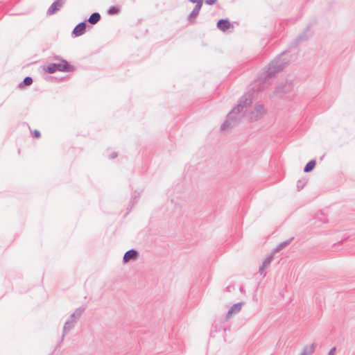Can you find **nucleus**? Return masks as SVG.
Segmentation results:
<instances>
[{
  "label": "nucleus",
  "instance_id": "14",
  "mask_svg": "<svg viewBox=\"0 0 355 355\" xmlns=\"http://www.w3.org/2000/svg\"><path fill=\"white\" fill-rule=\"evenodd\" d=\"M315 162L313 160L310 161L306 165V166L304 168V172L309 173V172L311 171L315 168Z\"/></svg>",
  "mask_w": 355,
  "mask_h": 355
},
{
  "label": "nucleus",
  "instance_id": "13",
  "mask_svg": "<svg viewBox=\"0 0 355 355\" xmlns=\"http://www.w3.org/2000/svg\"><path fill=\"white\" fill-rule=\"evenodd\" d=\"M192 3H196V8L193 12V16L195 17L200 10L202 5V0H189Z\"/></svg>",
  "mask_w": 355,
  "mask_h": 355
},
{
  "label": "nucleus",
  "instance_id": "16",
  "mask_svg": "<svg viewBox=\"0 0 355 355\" xmlns=\"http://www.w3.org/2000/svg\"><path fill=\"white\" fill-rule=\"evenodd\" d=\"M33 83V79L31 77H26L24 80L23 85L26 86L31 85Z\"/></svg>",
  "mask_w": 355,
  "mask_h": 355
},
{
  "label": "nucleus",
  "instance_id": "15",
  "mask_svg": "<svg viewBox=\"0 0 355 355\" xmlns=\"http://www.w3.org/2000/svg\"><path fill=\"white\" fill-rule=\"evenodd\" d=\"M45 71L47 72V73H53L55 72L56 70V65L55 64H51L49 66H47L45 69H44Z\"/></svg>",
  "mask_w": 355,
  "mask_h": 355
},
{
  "label": "nucleus",
  "instance_id": "4",
  "mask_svg": "<svg viewBox=\"0 0 355 355\" xmlns=\"http://www.w3.org/2000/svg\"><path fill=\"white\" fill-rule=\"evenodd\" d=\"M86 30V24L85 23L83 22L79 24H78L73 31V34L76 37H79L82 35H83Z\"/></svg>",
  "mask_w": 355,
  "mask_h": 355
},
{
  "label": "nucleus",
  "instance_id": "18",
  "mask_svg": "<svg viewBox=\"0 0 355 355\" xmlns=\"http://www.w3.org/2000/svg\"><path fill=\"white\" fill-rule=\"evenodd\" d=\"M335 352H336V347H332V348L329 350V353H328V355H335Z\"/></svg>",
  "mask_w": 355,
  "mask_h": 355
},
{
  "label": "nucleus",
  "instance_id": "9",
  "mask_svg": "<svg viewBox=\"0 0 355 355\" xmlns=\"http://www.w3.org/2000/svg\"><path fill=\"white\" fill-rule=\"evenodd\" d=\"M242 305L243 302H238L236 304H234L228 311L227 317H230V315H231L233 313H239L241 309Z\"/></svg>",
  "mask_w": 355,
  "mask_h": 355
},
{
  "label": "nucleus",
  "instance_id": "1",
  "mask_svg": "<svg viewBox=\"0 0 355 355\" xmlns=\"http://www.w3.org/2000/svg\"><path fill=\"white\" fill-rule=\"evenodd\" d=\"M138 251L135 249H130L125 252L123 257V261L124 263H128L130 261H135L138 258Z\"/></svg>",
  "mask_w": 355,
  "mask_h": 355
},
{
  "label": "nucleus",
  "instance_id": "2",
  "mask_svg": "<svg viewBox=\"0 0 355 355\" xmlns=\"http://www.w3.org/2000/svg\"><path fill=\"white\" fill-rule=\"evenodd\" d=\"M273 252L269 254L263 261L262 265L259 267V272L263 277L266 275V269L269 267L273 260Z\"/></svg>",
  "mask_w": 355,
  "mask_h": 355
},
{
  "label": "nucleus",
  "instance_id": "21",
  "mask_svg": "<svg viewBox=\"0 0 355 355\" xmlns=\"http://www.w3.org/2000/svg\"><path fill=\"white\" fill-rule=\"evenodd\" d=\"M231 288H232V286H227V289L228 290V291H231Z\"/></svg>",
  "mask_w": 355,
  "mask_h": 355
},
{
  "label": "nucleus",
  "instance_id": "6",
  "mask_svg": "<svg viewBox=\"0 0 355 355\" xmlns=\"http://www.w3.org/2000/svg\"><path fill=\"white\" fill-rule=\"evenodd\" d=\"M75 323L74 322V320H67L64 324V327H63V334H62V339H63L64 335L68 333L71 329H72L75 325Z\"/></svg>",
  "mask_w": 355,
  "mask_h": 355
},
{
  "label": "nucleus",
  "instance_id": "5",
  "mask_svg": "<svg viewBox=\"0 0 355 355\" xmlns=\"http://www.w3.org/2000/svg\"><path fill=\"white\" fill-rule=\"evenodd\" d=\"M56 65V70L60 71H73V68L69 65L68 63L65 61H62L60 63L55 64Z\"/></svg>",
  "mask_w": 355,
  "mask_h": 355
},
{
  "label": "nucleus",
  "instance_id": "11",
  "mask_svg": "<svg viewBox=\"0 0 355 355\" xmlns=\"http://www.w3.org/2000/svg\"><path fill=\"white\" fill-rule=\"evenodd\" d=\"M84 309L78 308L77 309L74 313L71 314L69 319L70 320H74V322H76V320L80 317Z\"/></svg>",
  "mask_w": 355,
  "mask_h": 355
},
{
  "label": "nucleus",
  "instance_id": "3",
  "mask_svg": "<svg viewBox=\"0 0 355 355\" xmlns=\"http://www.w3.org/2000/svg\"><path fill=\"white\" fill-rule=\"evenodd\" d=\"M64 0H57L49 8L48 14L52 15L58 10L64 4Z\"/></svg>",
  "mask_w": 355,
  "mask_h": 355
},
{
  "label": "nucleus",
  "instance_id": "12",
  "mask_svg": "<svg viewBox=\"0 0 355 355\" xmlns=\"http://www.w3.org/2000/svg\"><path fill=\"white\" fill-rule=\"evenodd\" d=\"M101 19V15L98 12L93 13L89 18L88 21L92 24H96Z\"/></svg>",
  "mask_w": 355,
  "mask_h": 355
},
{
  "label": "nucleus",
  "instance_id": "10",
  "mask_svg": "<svg viewBox=\"0 0 355 355\" xmlns=\"http://www.w3.org/2000/svg\"><path fill=\"white\" fill-rule=\"evenodd\" d=\"M315 350L314 344H311L310 345H306L300 355H311Z\"/></svg>",
  "mask_w": 355,
  "mask_h": 355
},
{
  "label": "nucleus",
  "instance_id": "8",
  "mask_svg": "<svg viewBox=\"0 0 355 355\" xmlns=\"http://www.w3.org/2000/svg\"><path fill=\"white\" fill-rule=\"evenodd\" d=\"M293 239V238H291L286 241L281 242L275 247V248L273 249L272 252L275 254V253H277V252L281 251L282 250L285 248L286 246H288L291 243V242L292 241Z\"/></svg>",
  "mask_w": 355,
  "mask_h": 355
},
{
  "label": "nucleus",
  "instance_id": "17",
  "mask_svg": "<svg viewBox=\"0 0 355 355\" xmlns=\"http://www.w3.org/2000/svg\"><path fill=\"white\" fill-rule=\"evenodd\" d=\"M33 137L36 139H38L40 137V132L37 130H35L33 132Z\"/></svg>",
  "mask_w": 355,
  "mask_h": 355
},
{
  "label": "nucleus",
  "instance_id": "20",
  "mask_svg": "<svg viewBox=\"0 0 355 355\" xmlns=\"http://www.w3.org/2000/svg\"><path fill=\"white\" fill-rule=\"evenodd\" d=\"M216 0H206V3L208 4H212L215 2Z\"/></svg>",
  "mask_w": 355,
  "mask_h": 355
},
{
  "label": "nucleus",
  "instance_id": "19",
  "mask_svg": "<svg viewBox=\"0 0 355 355\" xmlns=\"http://www.w3.org/2000/svg\"><path fill=\"white\" fill-rule=\"evenodd\" d=\"M118 10L116 8H112L110 10V13L114 14L116 13Z\"/></svg>",
  "mask_w": 355,
  "mask_h": 355
},
{
  "label": "nucleus",
  "instance_id": "7",
  "mask_svg": "<svg viewBox=\"0 0 355 355\" xmlns=\"http://www.w3.org/2000/svg\"><path fill=\"white\" fill-rule=\"evenodd\" d=\"M217 26L223 31L230 29L232 27L230 22L227 19H221L218 21Z\"/></svg>",
  "mask_w": 355,
  "mask_h": 355
}]
</instances>
